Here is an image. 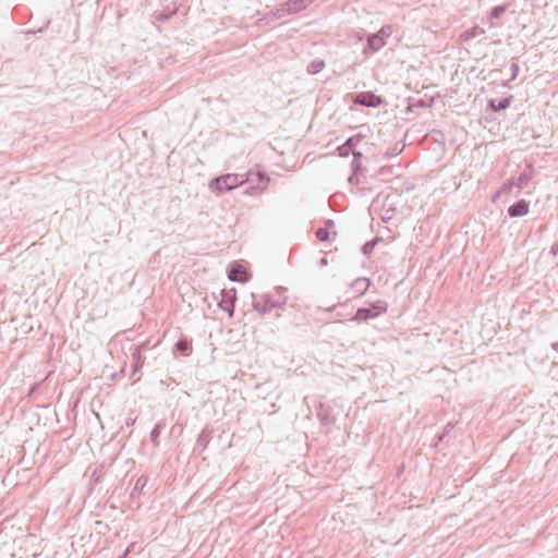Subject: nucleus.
<instances>
[{
	"label": "nucleus",
	"mask_w": 558,
	"mask_h": 558,
	"mask_svg": "<svg viewBox=\"0 0 558 558\" xmlns=\"http://www.w3.org/2000/svg\"><path fill=\"white\" fill-rule=\"evenodd\" d=\"M287 303L282 288H276L274 292L255 294L252 293V306L259 314H266L275 308H281Z\"/></svg>",
	"instance_id": "nucleus-1"
},
{
	"label": "nucleus",
	"mask_w": 558,
	"mask_h": 558,
	"mask_svg": "<svg viewBox=\"0 0 558 558\" xmlns=\"http://www.w3.org/2000/svg\"><path fill=\"white\" fill-rule=\"evenodd\" d=\"M244 174L227 173L210 181L209 187L218 194L228 192L244 182Z\"/></svg>",
	"instance_id": "nucleus-2"
},
{
	"label": "nucleus",
	"mask_w": 558,
	"mask_h": 558,
	"mask_svg": "<svg viewBox=\"0 0 558 558\" xmlns=\"http://www.w3.org/2000/svg\"><path fill=\"white\" fill-rule=\"evenodd\" d=\"M353 102L364 107L376 108L383 104V99L372 92H362L353 96Z\"/></svg>",
	"instance_id": "nucleus-3"
},
{
	"label": "nucleus",
	"mask_w": 558,
	"mask_h": 558,
	"mask_svg": "<svg viewBox=\"0 0 558 558\" xmlns=\"http://www.w3.org/2000/svg\"><path fill=\"white\" fill-rule=\"evenodd\" d=\"M228 278L231 281L246 282L250 280L251 275L242 264L233 262L228 267Z\"/></svg>",
	"instance_id": "nucleus-4"
},
{
	"label": "nucleus",
	"mask_w": 558,
	"mask_h": 558,
	"mask_svg": "<svg viewBox=\"0 0 558 558\" xmlns=\"http://www.w3.org/2000/svg\"><path fill=\"white\" fill-rule=\"evenodd\" d=\"M221 300H220V303H219V306L222 311L227 312L229 314L230 317L233 316V313H234V308H235V301H236V295H235V290L234 289H231V290H221Z\"/></svg>",
	"instance_id": "nucleus-5"
},
{
	"label": "nucleus",
	"mask_w": 558,
	"mask_h": 558,
	"mask_svg": "<svg viewBox=\"0 0 558 558\" xmlns=\"http://www.w3.org/2000/svg\"><path fill=\"white\" fill-rule=\"evenodd\" d=\"M381 310H384V306L380 301L376 302L373 307H360L351 320L362 322L374 318L380 314Z\"/></svg>",
	"instance_id": "nucleus-6"
},
{
	"label": "nucleus",
	"mask_w": 558,
	"mask_h": 558,
	"mask_svg": "<svg viewBox=\"0 0 558 558\" xmlns=\"http://www.w3.org/2000/svg\"><path fill=\"white\" fill-rule=\"evenodd\" d=\"M384 46V27H381L375 35L369 36L367 40V46L364 49V52H375L379 50Z\"/></svg>",
	"instance_id": "nucleus-7"
},
{
	"label": "nucleus",
	"mask_w": 558,
	"mask_h": 558,
	"mask_svg": "<svg viewBox=\"0 0 558 558\" xmlns=\"http://www.w3.org/2000/svg\"><path fill=\"white\" fill-rule=\"evenodd\" d=\"M131 355H132V372H131V377H133L136 373H138L143 365H144V361H145V357L142 355V352H140L138 350H135V349H131Z\"/></svg>",
	"instance_id": "nucleus-8"
},
{
	"label": "nucleus",
	"mask_w": 558,
	"mask_h": 558,
	"mask_svg": "<svg viewBox=\"0 0 558 558\" xmlns=\"http://www.w3.org/2000/svg\"><path fill=\"white\" fill-rule=\"evenodd\" d=\"M508 211L511 217L525 216L529 213V204L525 201H520L511 205Z\"/></svg>",
	"instance_id": "nucleus-9"
},
{
	"label": "nucleus",
	"mask_w": 558,
	"mask_h": 558,
	"mask_svg": "<svg viewBox=\"0 0 558 558\" xmlns=\"http://www.w3.org/2000/svg\"><path fill=\"white\" fill-rule=\"evenodd\" d=\"M369 284H371V282H369V280L367 278L361 277V278H356L351 283V289L357 295H362L363 293L366 292V290L368 289Z\"/></svg>",
	"instance_id": "nucleus-10"
},
{
	"label": "nucleus",
	"mask_w": 558,
	"mask_h": 558,
	"mask_svg": "<svg viewBox=\"0 0 558 558\" xmlns=\"http://www.w3.org/2000/svg\"><path fill=\"white\" fill-rule=\"evenodd\" d=\"M211 438V430L205 428L201 432V434L197 437L195 451L198 450L202 452L208 445L209 440Z\"/></svg>",
	"instance_id": "nucleus-11"
},
{
	"label": "nucleus",
	"mask_w": 558,
	"mask_h": 558,
	"mask_svg": "<svg viewBox=\"0 0 558 558\" xmlns=\"http://www.w3.org/2000/svg\"><path fill=\"white\" fill-rule=\"evenodd\" d=\"M147 482H148V477L145 476V475H141L136 480V482H135V484H134V486H133V488H132V490L130 493V497L132 499L138 498L140 495L142 494L144 487L146 486Z\"/></svg>",
	"instance_id": "nucleus-12"
},
{
	"label": "nucleus",
	"mask_w": 558,
	"mask_h": 558,
	"mask_svg": "<svg viewBox=\"0 0 558 558\" xmlns=\"http://www.w3.org/2000/svg\"><path fill=\"white\" fill-rule=\"evenodd\" d=\"M284 5L288 7V13L295 14L306 9L303 0H287Z\"/></svg>",
	"instance_id": "nucleus-13"
},
{
	"label": "nucleus",
	"mask_w": 558,
	"mask_h": 558,
	"mask_svg": "<svg viewBox=\"0 0 558 558\" xmlns=\"http://www.w3.org/2000/svg\"><path fill=\"white\" fill-rule=\"evenodd\" d=\"M166 427V421L165 420H160L155 426L154 428L150 430V434H149V438H150V441L154 442L155 446L158 445V438L162 432V429Z\"/></svg>",
	"instance_id": "nucleus-14"
},
{
	"label": "nucleus",
	"mask_w": 558,
	"mask_h": 558,
	"mask_svg": "<svg viewBox=\"0 0 558 558\" xmlns=\"http://www.w3.org/2000/svg\"><path fill=\"white\" fill-rule=\"evenodd\" d=\"M174 350L181 352L184 355H189L192 352V344L187 339H180L174 344Z\"/></svg>",
	"instance_id": "nucleus-15"
},
{
	"label": "nucleus",
	"mask_w": 558,
	"mask_h": 558,
	"mask_svg": "<svg viewBox=\"0 0 558 558\" xmlns=\"http://www.w3.org/2000/svg\"><path fill=\"white\" fill-rule=\"evenodd\" d=\"M254 178L257 179L258 182L267 184L269 182V177L266 172H262L259 170L257 171H250L247 173V180L250 182H254Z\"/></svg>",
	"instance_id": "nucleus-16"
},
{
	"label": "nucleus",
	"mask_w": 558,
	"mask_h": 558,
	"mask_svg": "<svg viewBox=\"0 0 558 558\" xmlns=\"http://www.w3.org/2000/svg\"><path fill=\"white\" fill-rule=\"evenodd\" d=\"M270 15L276 19V20H280L287 15H290V13H288V7L284 5V2L282 4H280L279 7L275 8L274 10L270 11Z\"/></svg>",
	"instance_id": "nucleus-17"
},
{
	"label": "nucleus",
	"mask_w": 558,
	"mask_h": 558,
	"mask_svg": "<svg viewBox=\"0 0 558 558\" xmlns=\"http://www.w3.org/2000/svg\"><path fill=\"white\" fill-rule=\"evenodd\" d=\"M325 66V63L323 60H314L311 62L307 66V72L310 74H317L319 73Z\"/></svg>",
	"instance_id": "nucleus-18"
},
{
	"label": "nucleus",
	"mask_w": 558,
	"mask_h": 558,
	"mask_svg": "<svg viewBox=\"0 0 558 558\" xmlns=\"http://www.w3.org/2000/svg\"><path fill=\"white\" fill-rule=\"evenodd\" d=\"M380 241V238H375L374 240H371V241H367L363 246H362V253L365 255V256H368L374 247L376 246V244Z\"/></svg>",
	"instance_id": "nucleus-19"
},
{
	"label": "nucleus",
	"mask_w": 558,
	"mask_h": 558,
	"mask_svg": "<svg viewBox=\"0 0 558 558\" xmlns=\"http://www.w3.org/2000/svg\"><path fill=\"white\" fill-rule=\"evenodd\" d=\"M318 417L323 425H330L335 423V417L328 411L322 410L318 413Z\"/></svg>",
	"instance_id": "nucleus-20"
},
{
	"label": "nucleus",
	"mask_w": 558,
	"mask_h": 558,
	"mask_svg": "<svg viewBox=\"0 0 558 558\" xmlns=\"http://www.w3.org/2000/svg\"><path fill=\"white\" fill-rule=\"evenodd\" d=\"M384 208V203H381L379 201V195L373 201V203L371 204V207H369V214L372 215L373 213H380L381 209Z\"/></svg>",
	"instance_id": "nucleus-21"
},
{
	"label": "nucleus",
	"mask_w": 558,
	"mask_h": 558,
	"mask_svg": "<svg viewBox=\"0 0 558 558\" xmlns=\"http://www.w3.org/2000/svg\"><path fill=\"white\" fill-rule=\"evenodd\" d=\"M329 236H330V232L328 231L327 228H319L317 231H316V238L320 241V242H325L327 240H329Z\"/></svg>",
	"instance_id": "nucleus-22"
},
{
	"label": "nucleus",
	"mask_w": 558,
	"mask_h": 558,
	"mask_svg": "<svg viewBox=\"0 0 558 558\" xmlns=\"http://www.w3.org/2000/svg\"><path fill=\"white\" fill-rule=\"evenodd\" d=\"M404 148V143L402 141H399L396 143V145L392 147L390 155L397 156L399 155Z\"/></svg>",
	"instance_id": "nucleus-23"
},
{
	"label": "nucleus",
	"mask_w": 558,
	"mask_h": 558,
	"mask_svg": "<svg viewBox=\"0 0 558 558\" xmlns=\"http://www.w3.org/2000/svg\"><path fill=\"white\" fill-rule=\"evenodd\" d=\"M351 150H352V146H349L348 144H343L338 147L339 155L342 157L349 156Z\"/></svg>",
	"instance_id": "nucleus-24"
},
{
	"label": "nucleus",
	"mask_w": 558,
	"mask_h": 558,
	"mask_svg": "<svg viewBox=\"0 0 558 558\" xmlns=\"http://www.w3.org/2000/svg\"><path fill=\"white\" fill-rule=\"evenodd\" d=\"M353 155H354V158H353V161H352V167H353L354 170H356L357 167H359L357 160L362 157V154L353 151Z\"/></svg>",
	"instance_id": "nucleus-25"
},
{
	"label": "nucleus",
	"mask_w": 558,
	"mask_h": 558,
	"mask_svg": "<svg viewBox=\"0 0 558 558\" xmlns=\"http://www.w3.org/2000/svg\"><path fill=\"white\" fill-rule=\"evenodd\" d=\"M149 348V341L142 342L138 345H134L133 349L138 350L140 352H143Z\"/></svg>",
	"instance_id": "nucleus-26"
},
{
	"label": "nucleus",
	"mask_w": 558,
	"mask_h": 558,
	"mask_svg": "<svg viewBox=\"0 0 558 558\" xmlns=\"http://www.w3.org/2000/svg\"><path fill=\"white\" fill-rule=\"evenodd\" d=\"M173 14H174V12H173V11H172L171 13H159V14L157 15V19H158L159 21H168V20H170V17H171Z\"/></svg>",
	"instance_id": "nucleus-27"
},
{
	"label": "nucleus",
	"mask_w": 558,
	"mask_h": 558,
	"mask_svg": "<svg viewBox=\"0 0 558 558\" xmlns=\"http://www.w3.org/2000/svg\"><path fill=\"white\" fill-rule=\"evenodd\" d=\"M333 226H335V222H333L332 220H330V219H329V220H327V221L325 222V227H324V228H327V229H328V231H329Z\"/></svg>",
	"instance_id": "nucleus-28"
},
{
	"label": "nucleus",
	"mask_w": 558,
	"mask_h": 558,
	"mask_svg": "<svg viewBox=\"0 0 558 558\" xmlns=\"http://www.w3.org/2000/svg\"><path fill=\"white\" fill-rule=\"evenodd\" d=\"M49 24H50V21H47L44 27H41V28H39V29H37V31H32L31 33H33V34H35V33H40V32H43L45 28H47Z\"/></svg>",
	"instance_id": "nucleus-29"
},
{
	"label": "nucleus",
	"mask_w": 558,
	"mask_h": 558,
	"mask_svg": "<svg viewBox=\"0 0 558 558\" xmlns=\"http://www.w3.org/2000/svg\"><path fill=\"white\" fill-rule=\"evenodd\" d=\"M136 543H131L124 550H129V555L134 550Z\"/></svg>",
	"instance_id": "nucleus-30"
},
{
	"label": "nucleus",
	"mask_w": 558,
	"mask_h": 558,
	"mask_svg": "<svg viewBox=\"0 0 558 558\" xmlns=\"http://www.w3.org/2000/svg\"><path fill=\"white\" fill-rule=\"evenodd\" d=\"M315 0H303L304 5L307 8Z\"/></svg>",
	"instance_id": "nucleus-31"
},
{
	"label": "nucleus",
	"mask_w": 558,
	"mask_h": 558,
	"mask_svg": "<svg viewBox=\"0 0 558 558\" xmlns=\"http://www.w3.org/2000/svg\"><path fill=\"white\" fill-rule=\"evenodd\" d=\"M344 144H348L349 146L353 147V137L349 138Z\"/></svg>",
	"instance_id": "nucleus-32"
},
{
	"label": "nucleus",
	"mask_w": 558,
	"mask_h": 558,
	"mask_svg": "<svg viewBox=\"0 0 558 558\" xmlns=\"http://www.w3.org/2000/svg\"><path fill=\"white\" fill-rule=\"evenodd\" d=\"M129 556V550H124L119 558H126Z\"/></svg>",
	"instance_id": "nucleus-33"
},
{
	"label": "nucleus",
	"mask_w": 558,
	"mask_h": 558,
	"mask_svg": "<svg viewBox=\"0 0 558 558\" xmlns=\"http://www.w3.org/2000/svg\"><path fill=\"white\" fill-rule=\"evenodd\" d=\"M320 264H322V266L326 265V264H327V259H326L325 257H323V258L320 259Z\"/></svg>",
	"instance_id": "nucleus-34"
},
{
	"label": "nucleus",
	"mask_w": 558,
	"mask_h": 558,
	"mask_svg": "<svg viewBox=\"0 0 558 558\" xmlns=\"http://www.w3.org/2000/svg\"><path fill=\"white\" fill-rule=\"evenodd\" d=\"M499 13H500V11H499L498 9H496V10L494 11V15H495V16H498V15H499Z\"/></svg>",
	"instance_id": "nucleus-35"
},
{
	"label": "nucleus",
	"mask_w": 558,
	"mask_h": 558,
	"mask_svg": "<svg viewBox=\"0 0 558 558\" xmlns=\"http://www.w3.org/2000/svg\"><path fill=\"white\" fill-rule=\"evenodd\" d=\"M335 308V306L327 308V312H331Z\"/></svg>",
	"instance_id": "nucleus-36"
}]
</instances>
